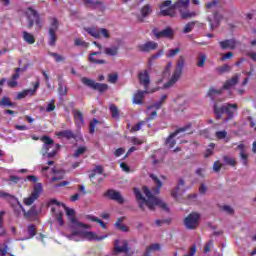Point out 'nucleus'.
<instances>
[{"label":"nucleus","mask_w":256,"mask_h":256,"mask_svg":"<svg viewBox=\"0 0 256 256\" xmlns=\"http://www.w3.org/2000/svg\"><path fill=\"white\" fill-rule=\"evenodd\" d=\"M150 177L154 181L156 187H154L151 190L147 188V186L142 187V192L146 196L143 197V194L141 193V190L138 188H134V195L136 197V201L139 205V208L142 211H145V207H147L150 211H155V207H160V209H163L164 211H169V207H167V204L158 198L155 195H159V189L163 187V182L155 175L150 174Z\"/></svg>","instance_id":"f257e3e1"},{"label":"nucleus","mask_w":256,"mask_h":256,"mask_svg":"<svg viewBox=\"0 0 256 256\" xmlns=\"http://www.w3.org/2000/svg\"><path fill=\"white\" fill-rule=\"evenodd\" d=\"M85 229H91V226L88 225V228L78 227L64 235L69 241H81V239H87L88 241H103V239H107V235L97 236L95 232L85 231Z\"/></svg>","instance_id":"f03ea898"},{"label":"nucleus","mask_w":256,"mask_h":256,"mask_svg":"<svg viewBox=\"0 0 256 256\" xmlns=\"http://www.w3.org/2000/svg\"><path fill=\"white\" fill-rule=\"evenodd\" d=\"M41 141L44 143L42 147L43 157H47L48 159L55 157L61 146L59 144H55V141H53L49 136H43Z\"/></svg>","instance_id":"7ed1b4c3"},{"label":"nucleus","mask_w":256,"mask_h":256,"mask_svg":"<svg viewBox=\"0 0 256 256\" xmlns=\"http://www.w3.org/2000/svg\"><path fill=\"white\" fill-rule=\"evenodd\" d=\"M238 107L239 106L237 104H231V103L223 104L222 106L219 107V105L215 103L214 113L216 115V119H221V117H223V113H226L228 116L226 118V121H229V119H233V117L235 116V111H237Z\"/></svg>","instance_id":"20e7f679"},{"label":"nucleus","mask_w":256,"mask_h":256,"mask_svg":"<svg viewBox=\"0 0 256 256\" xmlns=\"http://www.w3.org/2000/svg\"><path fill=\"white\" fill-rule=\"evenodd\" d=\"M61 205L62 207H64L66 215L69 220L65 233H71V231H73L74 229H79V227H87V228L89 227V224H85L77 220V218L75 217V210L65 206V204H61Z\"/></svg>","instance_id":"39448f33"},{"label":"nucleus","mask_w":256,"mask_h":256,"mask_svg":"<svg viewBox=\"0 0 256 256\" xmlns=\"http://www.w3.org/2000/svg\"><path fill=\"white\" fill-rule=\"evenodd\" d=\"M183 67H185V57L179 56L176 68L172 74V78L169 82L164 84V89H169L170 87H173L179 79H181V75L183 74Z\"/></svg>","instance_id":"423d86ee"},{"label":"nucleus","mask_w":256,"mask_h":256,"mask_svg":"<svg viewBox=\"0 0 256 256\" xmlns=\"http://www.w3.org/2000/svg\"><path fill=\"white\" fill-rule=\"evenodd\" d=\"M49 27H48V34H49V45L52 47L57 42V31H59V20L55 17H49Z\"/></svg>","instance_id":"0eeeda50"},{"label":"nucleus","mask_w":256,"mask_h":256,"mask_svg":"<svg viewBox=\"0 0 256 256\" xmlns=\"http://www.w3.org/2000/svg\"><path fill=\"white\" fill-rule=\"evenodd\" d=\"M200 221L201 214L197 212H192L184 219V226L186 227V229L194 230L199 227Z\"/></svg>","instance_id":"6e6552de"},{"label":"nucleus","mask_w":256,"mask_h":256,"mask_svg":"<svg viewBox=\"0 0 256 256\" xmlns=\"http://www.w3.org/2000/svg\"><path fill=\"white\" fill-rule=\"evenodd\" d=\"M43 193V184L36 183L34 185L33 191L31 192L30 196L27 198H24L23 203L24 205H33L37 199H39V196Z\"/></svg>","instance_id":"1a4fd4ad"},{"label":"nucleus","mask_w":256,"mask_h":256,"mask_svg":"<svg viewBox=\"0 0 256 256\" xmlns=\"http://www.w3.org/2000/svg\"><path fill=\"white\" fill-rule=\"evenodd\" d=\"M81 81L83 85H86V87H90V89H94L95 91H99L100 93H104V91H107V89H109V86L107 84L97 83L87 77L81 78Z\"/></svg>","instance_id":"9d476101"},{"label":"nucleus","mask_w":256,"mask_h":256,"mask_svg":"<svg viewBox=\"0 0 256 256\" xmlns=\"http://www.w3.org/2000/svg\"><path fill=\"white\" fill-rule=\"evenodd\" d=\"M161 11V15H164V17H176L177 16V11H175V9H177L175 7V4L171 5V0H166L162 3L161 7H160Z\"/></svg>","instance_id":"9b49d317"},{"label":"nucleus","mask_w":256,"mask_h":256,"mask_svg":"<svg viewBox=\"0 0 256 256\" xmlns=\"http://www.w3.org/2000/svg\"><path fill=\"white\" fill-rule=\"evenodd\" d=\"M129 253V242L127 240H116L114 243L113 255Z\"/></svg>","instance_id":"f8f14e48"},{"label":"nucleus","mask_w":256,"mask_h":256,"mask_svg":"<svg viewBox=\"0 0 256 256\" xmlns=\"http://www.w3.org/2000/svg\"><path fill=\"white\" fill-rule=\"evenodd\" d=\"M189 129H191V124H187L186 126L179 128L178 130L173 132L167 139L166 145H168V147H170V149L175 147V137H177V135H179V133H185V131H189Z\"/></svg>","instance_id":"ddd939ff"},{"label":"nucleus","mask_w":256,"mask_h":256,"mask_svg":"<svg viewBox=\"0 0 256 256\" xmlns=\"http://www.w3.org/2000/svg\"><path fill=\"white\" fill-rule=\"evenodd\" d=\"M104 197H108V199H111L112 201H116L117 203H120L123 205L125 203V199H123V196L121 195V192L116 191L114 189H110L105 192Z\"/></svg>","instance_id":"4468645a"},{"label":"nucleus","mask_w":256,"mask_h":256,"mask_svg":"<svg viewBox=\"0 0 256 256\" xmlns=\"http://www.w3.org/2000/svg\"><path fill=\"white\" fill-rule=\"evenodd\" d=\"M153 35L156 39L166 38V39H173V30L171 28H166L162 31L157 30V28H154L152 30Z\"/></svg>","instance_id":"2eb2a0df"},{"label":"nucleus","mask_w":256,"mask_h":256,"mask_svg":"<svg viewBox=\"0 0 256 256\" xmlns=\"http://www.w3.org/2000/svg\"><path fill=\"white\" fill-rule=\"evenodd\" d=\"M155 91H157V88L152 89V90H138L134 95H133V103L135 105H142L143 103V97H145V95H147L148 93H155Z\"/></svg>","instance_id":"dca6fc26"},{"label":"nucleus","mask_w":256,"mask_h":256,"mask_svg":"<svg viewBox=\"0 0 256 256\" xmlns=\"http://www.w3.org/2000/svg\"><path fill=\"white\" fill-rule=\"evenodd\" d=\"M138 79L140 85H143L144 89L149 91V83H151L149 72H147V70L141 71L138 75Z\"/></svg>","instance_id":"f3484780"},{"label":"nucleus","mask_w":256,"mask_h":256,"mask_svg":"<svg viewBox=\"0 0 256 256\" xmlns=\"http://www.w3.org/2000/svg\"><path fill=\"white\" fill-rule=\"evenodd\" d=\"M219 45L221 49H230L233 51V49H236L237 47V41L235 39H227L224 41H220Z\"/></svg>","instance_id":"a211bd4d"},{"label":"nucleus","mask_w":256,"mask_h":256,"mask_svg":"<svg viewBox=\"0 0 256 256\" xmlns=\"http://www.w3.org/2000/svg\"><path fill=\"white\" fill-rule=\"evenodd\" d=\"M159 47V44L157 42L149 41L145 44H142L139 46L140 51H143L144 53H149V51H153Z\"/></svg>","instance_id":"6ab92c4d"},{"label":"nucleus","mask_w":256,"mask_h":256,"mask_svg":"<svg viewBox=\"0 0 256 256\" xmlns=\"http://www.w3.org/2000/svg\"><path fill=\"white\" fill-rule=\"evenodd\" d=\"M189 5H191V0H177L174 3V7L178 9L179 13L189 9Z\"/></svg>","instance_id":"aec40b11"},{"label":"nucleus","mask_w":256,"mask_h":256,"mask_svg":"<svg viewBox=\"0 0 256 256\" xmlns=\"http://www.w3.org/2000/svg\"><path fill=\"white\" fill-rule=\"evenodd\" d=\"M37 89H39V80L36 81V83L34 84V89H28V90H24L23 92L18 93L17 95V99H25V97H27V95H34L35 92L37 91Z\"/></svg>","instance_id":"412c9836"},{"label":"nucleus","mask_w":256,"mask_h":256,"mask_svg":"<svg viewBox=\"0 0 256 256\" xmlns=\"http://www.w3.org/2000/svg\"><path fill=\"white\" fill-rule=\"evenodd\" d=\"M84 3L91 9H103V1L101 0H84Z\"/></svg>","instance_id":"4be33fe9"},{"label":"nucleus","mask_w":256,"mask_h":256,"mask_svg":"<svg viewBox=\"0 0 256 256\" xmlns=\"http://www.w3.org/2000/svg\"><path fill=\"white\" fill-rule=\"evenodd\" d=\"M74 118L76 121V125L78 127H83V125H85V120L83 119V113H81V111L79 110L74 111Z\"/></svg>","instance_id":"5701e85b"},{"label":"nucleus","mask_w":256,"mask_h":256,"mask_svg":"<svg viewBox=\"0 0 256 256\" xmlns=\"http://www.w3.org/2000/svg\"><path fill=\"white\" fill-rule=\"evenodd\" d=\"M239 83V75H235L232 79L227 80L223 86V89H231V87H235Z\"/></svg>","instance_id":"b1692460"},{"label":"nucleus","mask_w":256,"mask_h":256,"mask_svg":"<svg viewBox=\"0 0 256 256\" xmlns=\"http://www.w3.org/2000/svg\"><path fill=\"white\" fill-rule=\"evenodd\" d=\"M57 137H64L65 139H75V134L71 130H63L56 132Z\"/></svg>","instance_id":"393cba45"},{"label":"nucleus","mask_w":256,"mask_h":256,"mask_svg":"<svg viewBox=\"0 0 256 256\" xmlns=\"http://www.w3.org/2000/svg\"><path fill=\"white\" fill-rule=\"evenodd\" d=\"M180 17L181 19H193V17H197V12L186 9L180 13Z\"/></svg>","instance_id":"a878e982"},{"label":"nucleus","mask_w":256,"mask_h":256,"mask_svg":"<svg viewBox=\"0 0 256 256\" xmlns=\"http://www.w3.org/2000/svg\"><path fill=\"white\" fill-rule=\"evenodd\" d=\"M85 32L95 39H99V37H101V31L97 28H85Z\"/></svg>","instance_id":"bb28decb"},{"label":"nucleus","mask_w":256,"mask_h":256,"mask_svg":"<svg viewBox=\"0 0 256 256\" xmlns=\"http://www.w3.org/2000/svg\"><path fill=\"white\" fill-rule=\"evenodd\" d=\"M231 69H233V67H231L228 64H224L222 66L217 67L216 72L218 73V75H224V73H230Z\"/></svg>","instance_id":"cd10ccee"},{"label":"nucleus","mask_w":256,"mask_h":256,"mask_svg":"<svg viewBox=\"0 0 256 256\" xmlns=\"http://www.w3.org/2000/svg\"><path fill=\"white\" fill-rule=\"evenodd\" d=\"M23 39L28 45H33V43H35V36L27 31L23 32Z\"/></svg>","instance_id":"c85d7f7f"},{"label":"nucleus","mask_w":256,"mask_h":256,"mask_svg":"<svg viewBox=\"0 0 256 256\" xmlns=\"http://www.w3.org/2000/svg\"><path fill=\"white\" fill-rule=\"evenodd\" d=\"M167 99V95L163 94L160 98V101L155 103L154 105L148 107V111H151V109H161V105H163L165 103Z\"/></svg>","instance_id":"c756f323"},{"label":"nucleus","mask_w":256,"mask_h":256,"mask_svg":"<svg viewBox=\"0 0 256 256\" xmlns=\"http://www.w3.org/2000/svg\"><path fill=\"white\" fill-rule=\"evenodd\" d=\"M205 61H207V55L200 52L197 57V67H205Z\"/></svg>","instance_id":"7c9ffc66"},{"label":"nucleus","mask_w":256,"mask_h":256,"mask_svg":"<svg viewBox=\"0 0 256 256\" xmlns=\"http://www.w3.org/2000/svg\"><path fill=\"white\" fill-rule=\"evenodd\" d=\"M22 211L26 219H31V217H35L38 214L37 209H35V206H33L28 212L25 211L23 208Z\"/></svg>","instance_id":"2f4dec72"},{"label":"nucleus","mask_w":256,"mask_h":256,"mask_svg":"<svg viewBox=\"0 0 256 256\" xmlns=\"http://www.w3.org/2000/svg\"><path fill=\"white\" fill-rule=\"evenodd\" d=\"M104 53L106 55H110V57H115L117 53H119V48L116 46H112L110 48H105Z\"/></svg>","instance_id":"473e14b6"},{"label":"nucleus","mask_w":256,"mask_h":256,"mask_svg":"<svg viewBox=\"0 0 256 256\" xmlns=\"http://www.w3.org/2000/svg\"><path fill=\"white\" fill-rule=\"evenodd\" d=\"M87 219L89 221H94L95 223H99L100 227H102V229H107V224L105 222H103L101 219H99L93 215H88Z\"/></svg>","instance_id":"72a5a7b5"},{"label":"nucleus","mask_w":256,"mask_h":256,"mask_svg":"<svg viewBox=\"0 0 256 256\" xmlns=\"http://www.w3.org/2000/svg\"><path fill=\"white\" fill-rule=\"evenodd\" d=\"M95 55H97V53H91L90 56H89V61L90 63H94V64H97V65H105V60H99L95 57Z\"/></svg>","instance_id":"f704fd0d"},{"label":"nucleus","mask_w":256,"mask_h":256,"mask_svg":"<svg viewBox=\"0 0 256 256\" xmlns=\"http://www.w3.org/2000/svg\"><path fill=\"white\" fill-rule=\"evenodd\" d=\"M223 161L226 165H230V167H235L237 165V160L231 156H223Z\"/></svg>","instance_id":"c9c22d12"},{"label":"nucleus","mask_w":256,"mask_h":256,"mask_svg":"<svg viewBox=\"0 0 256 256\" xmlns=\"http://www.w3.org/2000/svg\"><path fill=\"white\" fill-rule=\"evenodd\" d=\"M152 12H153V9L151 8V5H149V4H146L141 8L142 17H148V15Z\"/></svg>","instance_id":"e433bc0d"},{"label":"nucleus","mask_w":256,"mask_h":256,"mask_svg":"<svg viewBox=\"0 0 256 256\" xmlns=\"http://www.w3.org/2000/svg\"><path fill=\"white\" fill-rule=\"evenodd\" d=\"M221 93H222L221 90H217V89H215V88H211V89L208 91L207 95L210 97L211 101H215V97H216L217 95H221Z\"/></svg>","instance_id":"4c0bfd02"},{"label":"nucleus","mask_w":256,"mask_h":256,"mask_svg":"<svg viewBox=\"0 0 256 256\" xmlns=\"http://www.w3.org/2000/svg\"><path fill=\"white\" fill-rule=\"evenodd\" d=\"M26 15H27L28 19H31V17H33V19H37V17L39 16V13H37V11L35 9L29 7L26 10Z\"/></svg>","instance_id":"58836bf2"},{"label":"nucleus","mask_w":256,"mask_h":256,"mask_svg":"<svg viewBox=\"0 0 256 256\" xmlns=\"http://www.w3.org/2000/svg\"><path fill=\"white\" fill-rule=\"evenodd\" d=\"M179 53H181V48L169 49L166 52V57L171 59V58L175 57V55H178Z\"/></svg>","instance_id":"ea45409f"},{"label":"nucleus","mask_w":256,"mask_h":256,"mask_svg":"<svg viewBox=\"0 0 256 256\" xmlns=\"http://www.w3.org/2000/svg\"><path fill=\"white\" fill-rule=\"evenodd\" d=\"M19 78V73L12 75V79L7 82L8 87H17V79Z\"/></svg>","instance_id":"a19ab883"},{"label":"nucleus","mask_w":256,"mask_h":256,"mask_svg":"<svg viewBox=\"0 0 256 256\" xmlns=\"http://www.w3.org/2000/svg\"><path fill=\"white\" fill-rule=\"evenodd\" d=\"M215 137H217L218 139H225L226 143L229 141V138L227 137V131H225V130L217 131L215 133Z\"/></svg>","instance_id":"79ce46f5"},{"label":"nucleus","mask_w":256,"mask_h":256,"mask_svg":"<svg viewBox=\"0 0 256 256\" xmlns=\"http://www.w3.org/2000/svg\"><path fill=\"white\" fill-rule=\"evenodd\" d=\"M0 105L2 107H13V102H11L9 98L3 97L2 100L0 101Z\"/></svg>","instance_id":"37998d69"},{"label":"nucleus","mask_w":256,"mask_h":256,"mask_svg":"<svg viewBox=\"0 0 256 256\" xmlns=\"http://www.w3.org/2000/svg\"><path fill=\"white\" fill-rule=\"evenodd\" d=\"M215 149V144L211 143L208 148L206 149V152L204 154V157H211V155H213V151Z\"/></svg>","instance_id":"c03bdc74"},{"label":"nucleus","mask_w":256,"mask_h":256,"mask_svg":"<svg viewBox=\"0 0 256 256\" xmlns=\"http://www.w3.org/2000/svg\"><path fill=\"white\" fill-rule=\"evenodd\" d=\"M161 161H163V158L162 157L159 158V151L156 152L154 155H152L153 165H159V163H161Z\"/></svg>","instance_id":"a18cd8bd"},{"label":"nucleus","mask_w":256,"mask_h":256,"mask_svg":"<svg viewBox=\"0 0 256 256\" xmlns=\"http://www.w3.org/2000/svg\"><path fill=\"white\" fill-rule=\"evenodd\" d=\"M195 27V22H189L185 25L183 33H191Z\"/></svg>","instance_id":"49530a36"},{"label":"nucleus","mask_w":256,"mask_h":256,"mask_svg":"<svg viewBox=\"0 0 256 256\" xmlns=\"http://www.w3.org/2000/svg\"><path fill=\"white\" fill-rule=\"evenodd\" d=\"M161 249V246L159 244H151L146 248L147 253H152V251H159Z\"/></svg>","instance_id":"de8ad7c7"},{"label":"nucleus","mask_w":256,"mask_h":256,"mask_svg":"<svg viewBox=\"0 0 256 256\" xmlns=\"http://www.w3.org/2000/svg\"><path fill=\"white\" fill-rule=\"evenodd\" d=\"M49 55L53 57L57 63H61V61H65V57L57 53L50 52Z\"/></svg>","instance_id":"09e8293b"},{"label":"nucleus","mask_w":256,"mask_h":256,"mask_svg":"<svg viewBox=\"0 0 256 256\" xmlns=\"http://www.w3.org/2000/svg\"><path fill=\"white\" fill-rule=\"evenodd\" d=\"M58 92L61 97H63V95H67V86L63 85V83H60L58 87Z\"/></svg>","instance_id":"8fccbe9b"},{"label":"nucleus","mask_w":256,"mask_h":256,"mask_svg":"<svg viewBox=\"0 0 256 256\" xmlns=\"http://www.w3.org/2000/svg\"><path fill=\"white\" fill-rule=\"evenodd\" d=\"M28 235H30V237H35V235H37V228L35 225L28 226Z\"/></svg>","instance_id":"3c124183"},{"label":"nucleus","mask_w":256,"mask_h":256,"mask_svg":"<svg viewBox=\"0 0 256 256\" xmlns=\"http://www.w3.org/2000/svg\"><path fill=\"white\" fill-rule=\"evenodd\" d=\"M85 151H87V147H85V146L79 147V148L75 151L74 157H80V155H83V153H85Z\"/></svg>","instance_id":"603ef678"},{"label":"nucleus","mask_w":256,"mask_h":256,"mask_svg":"<svg viewBox=\"0 0 256 256\" xmlns=\"http://www.w3.org/2000/svg\"><path fill=\"white\" fill-rule=\"evenodd\" d=\"M110 111H111L112 117H113L114 119H117V118L119 117V110L116 108L115 105H111V106H110Z\"/></svg>","instance_id":"864d4df0"},{"label":"nucleus","mask_w":256,"mask_h":256,"mask_svg":"<svg viewBox=\"0 0 256 256\" xmlns=\"http://www.w3.org/2000/svg\"><path fill=\"white\" fill-rule=\"evenodd\" d=\"M222 167H223V164L220 161H216L213 164V170L215 171V173H219Z\"/></svg>","instance_id":"5fc2aeb1"},{"label":"nucleus","mask_w":256,"mask_h":256,"mask_svg":"<svg viewBox=\"0 0 256 256\" xmlns=\"http://www.w3.org/2000/svg\"><path fill=\"white\" fill-rule=\"evenodd\" d=\"M47 113H51V111H55V100H51L46 108Z\"/></svg>","instance_id":"6e6d98bb"},{"label":"nucleus","mask_w":256,"mask_h":256,"mask_svg":"<svg viewBox=\"0 0 256 256\" xmlns=\"http://www.w3.org/2000/svg\"><path fill=\"white\" fill-rule=\"evenodd\" d=\"M74 45H76V47H85V45H87V43L85 41H83L81 38H76L74 40Z\"/></svg>","instance_id":"4d7b16f0"},{"label":"nucleus","mask_w":256,"mask_h":256,"mask_svg":"<svg viewBox=\"0 0 256 256\" xmlns=\"http://www.w3.org/2000/svg\"><path fill=\"white\" fill-rule=\"evenodd\" d=\"M117 79H119V76L115 73L108 75V82L109 83H117Z\"/></svg>","instance_id":"13d9d810"},{"label":"nucleus","mask_w":256,"mask_h":256,"mask_svg":"<svg viewBox=\"0 0 256 256\" xmlns=\"http://www.w3.org/2000/svg\"><path fill=\"white\" fill-rule=\"evenodd\" d=\"M217 5H219V1L214 0V1L206 4V9H215V7H217Z\"/></svg>","instance_id":"bf43d9fd"},{"label":"nucleus","mask_w":256,"mask_h":256,"mask_svg":"<svg viewBox=\"0 0 256 256\" xmlns=\"http://www.w3.org/2000/svg\"><path fill=\"white\" fill-rule=\"evenodd\" d=\"M142 125H145V121L139 122L138 124L134 125V126L131 128V131H132V132L141 131V126H142Z\"/></svg>","instance_id":"052dcab7"},{"label":"nucleus","mask_w":256,"mask_h":256,"mask_svg":"<svg viewBox=\"0 0 256 256\" xmlns=\"http://www.w3.org/2000/svg\"><path fill=\"white\" fill-rule=\"evenodd\" d=\"M211 247H213V241L209 240L204 247V253H209V251H211Z\"/></svg>","instance_id":"680f3d73"},{"label":"nucleus","mask_w":256,"mask_h":256,"mask_svg":"<svg viewBox=\"0 0 256 256\" xmlns=\"http://www.w3.org/2000/svg\"><path fill=\"white\" fill-rule=\"evenodd\" d=\"M97 123H99L97 119H94L92 122H90V133H95V127L97 126Z\"/></svg>","instance_id":"e2e57ef3"},{"label":"nucleus","mask_w":256,"mask_h":256,"mask_svg":"<svg viewBox=\"0 0 256 256\" xmlns=\"http://www.w3.org/2000/svg\"><path fill=\"white\" fill-rule=\"evenodd\" d=\"M248 155L245 151L240 152V158L243 161V165H247V159H248Z\"/></svg>","instance_id":"0e129e2a"},{"label":"nucleus","mask_w":256,"mask_h":256,"mask_svg":"<svg viewBox=\"0 0 256 256\" xmlns=\"http://www.w3.org/2000/svg\"><path fill=\"white\" fill-rule=\"evenodd\" d=\"M130 141L133 143V145H143V140L136 137H132Z\"/></svg>","instance_id":"69168bd1"},{"label":"nucleus","mask_w":256,"mask_h":256,"mask_svg":"<svg viewBox=\"0 0 256 256\" xmlns=\"http://www.w3.org/2000/svg\"><path fill=\"white\" fill-rule=\"evenodd\" d=\"M100 35H103L105 39H109V31L105 28H100Z\"/></svg>","instance_id":"338daca9"},{"label":"nucleus","mask_w":256,"mask_h":256,"mask_svg":"<svg viewBox=\"0 0 256 256\" xmlns=\"http://www.w3.org/2000/svg\"><path fill=\"white\" fill-rule=\"evenodd\" d=\"M232 57H233L232 52L222 54L221 61H226V59H231Z\"/></svg>","instance_id":"774afa93"}]
</instances>
